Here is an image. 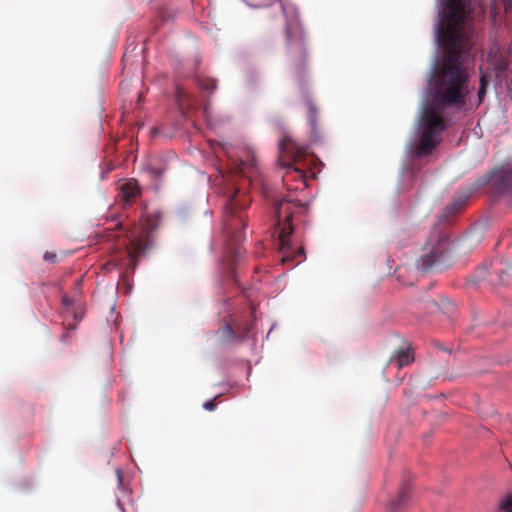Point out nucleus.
Returning <instances> with one entry per match:
<instances>
[{
    "label": "nucleus",
    "mask_w": 512,
    "mask_h": 512,
    "mask_svg": "<svg viewBox=\"0 0 512 512\" xmlns=\"http://www.w3.org/2000/svg\"><path fill=\"white\" fill-rule=\"evenodd\" d=\"M467 15L464 0H445L444 17L449 27H445L441 21L438 24V37L446 47V55L432 78V103L423 108L420 137L410 147L411 153L417 157L430 155L440 143V135L446 128L444 110L463 108L470 93L469 74L464 65V57L471 49L463 32Z\"/></svg>",
    "instance_id": "1"
},
{
    "label": "nucleus",
    "mask_w": 512,
    "mask_h": 512,
    "mask_svg": "<svg viewBox=\"0 0 512 512\" xmlns=\"http://www.w3.org/2000/svg\"><path fill=\"white\" fill-rule=\"evenodd\" d=\"M250 204V196L239 188L234 190L226 204L223 231L230 249V265L235 263L241 254L240 243L244 239L243 230L247 226L244 211Z\"/></svg>",
    "instance_id": "2"
},
{
    "label": "nucleus",
    "mask_w": 512,
    "mask_h": 512,
    "mask_svg": "<svg viewBox=\"0 0 512 512\" xmlns=\"http://www.w3.org/2000/svg\"><path fill=\"white\" fill-rule=\"evenodd\" d=\"M302 209L300 205L283 199L275 204L276 224L275 233L278 235L279 249L282 254V263L299 264L304 257L303 247L294 248L290 236L293 233L292 218L296 211Z\"/></svg>",
    "instance_id": "3"
},
{
    "label": "nucleus",
    "mask_w": 512,
    "mask_h": 512,
    "mask_svg": "<svg viewBox=\"0 0 512 512\" xmlns=\"http://www.w3.org/2000/svg\"><path fill=\"white\" fill-rule=\"evenodd\" d=\"M424 253L417 262L423 271L443 269L449 260V241L445 235L433 234L424 247Z\"/></svg>",
    "instance_id": "4"
},
{
    "label": "nucleus",
    "mask_w": 512,
    "mask_h": 512,
    "mask_svg": "<svg viewBox=\"0 0 512 512\" xmlns=\"http://www.w3.org/2000/svg\"><path fill=\"white\" fill-rule=\"evenodd\" d=\"M254 326V308L249 307L240 316H230L218 331L217 336L223 344H235L244 341Z\"/></svg>",
    "instance_id": "5"
},
{
    "label": "nucleus",
    "mask_w": 512,
    "mask_h": 512,
    "mask_svg": "<svg viewBox=\"0 0 512 512\" xmlns=\"http://www.w3.org/2000/svg\"><path fill=\"white\" fill-rule=\"evenodd\" d=\"M489 184L499 194L512 193V162L503 163L494 168L487 175L479 178L477 187Z\"/></svg>",
    "instance_id": "6"
},
{
    "label": "nucleus",
    "mask_w": 512,
    "mask_h": 512,
    "mask_svg": "<svg viewBox=\"0 0 512 512\" xmlns=\"http://www.w3.org/2000/svg\"><path fill=\"white\" fill-rule=\"evenodd\" d=\"M286 37L287 56L295 71L300 74L304 69L307 58L304 34L301 30L292 31V29L288 26L286 29Z\"/></svg>",
    "instance_id": "7"
},
{
    "label": "nucleus",
    "mask_w": 512,
    "mask_h": 512,
    "mask_svg": "<svg viewBox=\"0 0 512 512\" xmlns=\"http://www.w3.org/2000/svg\"><path fill=\"white\" fill-rule=\"evenodd\" d=\"M488 61L499 81H507L512 77V47L491 49Z\"/></svg>",
    "instance_id": "8"
},
{
    "label": "nucleus",
    "mask_w": 512,
    "mask_h": 512,
    "mask_svg": "<svg viewBox=\"0 0 512 512\" xmlns=\"http://www.w3.org/2000/svg\"><path fill=\"white\" fill-rule=\"evenodd\" d=\"M127 241L124 245L126 247V253L129 258V264L127 269L132 271L136 269L138 265V258L146 250V234L141 232L139 235L127 234Z\"/></svg>",
    "instance_id": "9"
},
{
    "label": "nucleus",
    "mask_w": 512,
    "mask_h": 512,
    "mask_svg": "<svg viewBox=\"0 0 512 512\" xmlns=\"http://www.w3.org/2000/svg\"><path fill=\"white\" fill-rule=\"evenodd\" d=\"M281 153L290 156L291 160H299L301 157L308 156V149L305 145L298 143L291 136L285 135L279 142Z\"/></svg>",
    "instance_id": "10"
},
{
    "label": "nucleus",
    "mask_w": 512,
    "mask_h": 512,
    "mask_svg": "<svg viewBox=\"0 0 512 512\" xmlns=\"http://www.w3.org/2000/svg\"><path fill=\"white\" fill-rule=\"evenodd\" d=\"M282 168L285 170L282 178L285 183H287L290 180H298L302 183L306 184L307 178H308V172L297 167L296 164L298 162H281Z\"/></svg>",
    "instance_id": "11"
},
{
    "label": "nucleus",
    "mask_w": 512,
    "mask_h": 512,
    "mask_svg": "<svg viewBox=\"0 0 512 512\" xmlns=\"http://www.w3.org/2000/svg\"><path fill=\"white\" fill-rule=\"evenodd\" d=\"M307 108H308L307 119H308V123L310 126L311 140H312V142H315V143L320 142L324 139V135L322 134V132L317 124V115H318L317 108L310 101L307 102Z\"/></svg>",
    "instance_id": "12"
},
{
    "label": "nucleus",
    "mask_w": 512,
    "mask_h": 512,
    "mask_svg": "<svg viewBox=\"0 0 512 512\" xmlns=\"http://www.w3.org/2000/svg\"><path fill=\"white\" fill-rule=\"evenodd\" d=\"M119 196L125 205H131L140 196V188L137 181L130 180L122 184Z\"/></svg>",
    "instance_id": "13"
},
{
    "label": "nucleus",
    "mask_w": 512,
    "mask_h": 512,
    "mask_svg": "<svg viewBox=\"0 0 512 512\" xmlns=\"http://www.w3.org/2000/svg\"><path fill=\"white\" fill-rule=\"evenodd\" d=\"M413 360L414 357L409 347L400 348L390 357V363H395L398 368L409 365Z\"/></svg>",
    "instance_id": "14"
},
{
    "label": "nucleus",
    "mask_w": 512,
    "mask_h": 512,
    "mask_svg": "<svg viewBox=\"0 0 512 512\" xmlns=\"http://www.w3.org/2000/svg\"><path fill=\"white\" fill-rule=\"evenodd\" d=\"M176 101L182 114H185L186 111L190 110L193 106L189 93L180 86L176 88Z\"/></svg>",
    "instance_id": "15"
},
{
    "label": "nucleus",
    "mask_w": 512,
    "mask_h": 512,
    "mask_svg": "<svg viewBox=\"0 0 512 512\" xmlns=\"http://www.w3.org/2000/svg\"><path fill=\"white\" fill-rule=\"evenodd\" d=\"M409 499V494H408V491L406 490V488H403L398 496L397 499L391 501L389 507H388V512H398L400 511L403 507H405L407 501Z\"/></svg>",
    "instance_id": "16"
},
{
    "label": "nucleus",
    "mask_w": 512,
    "mask_h": 512,
    "mask_svg": "<svg viewBox=\"0 0 512 512\" xmlns=\"http://www.w3.org/2000/svg\"><path fill=\"white\" fill-rule=\"evenodd\" d=\"M196 81L198 86L203 90L213 92L217 88V81L214 78L197 76Z\"/></svg>",
    "instance_id": "17"
},
{
    "label": "nucleus",
    "mask_w": 512,
    "mask_h": 512,
    "mask_svg": "<svg viewBox=\"0 0 512 512\" xmlns=\"http://www.w3.org/2000/svg\"><path fill=\"white\" fill-rule=\"evenodd\" d=\"M495 274L498 276V281L502 285H509L512 283V264L505 269L496 271Z\"/></svg>",
    "instance_id": "18"
},
{
    "label": "nucleus",
    "mask_w": 512,
    "mask_h": 512,
    "mask_svg": "<svg viewBox=\"0 0 512 512\" xmlns=\"http://www.w3.org/2000/svg\"><path fill=\"white\" fill-rule=\"evenodd\" d=\"M488 83H489V80H488L487 75H485V74L481 75L480 85H479V89L477 92L479 102H482L486 95Z\"/></svg>",
    "instance_id": "19"
},
{
    "label": "nucleus",
    "mask_w": 512,
    "mask_h": 512,
    "mask_svg": "<svg viewBox=\"0 0 512 512\" xmlns=\"http://www.w3.org/2000/svg\"><path fill=\"white\" fill-rule=\"evenodd\" d=\"M468 198L469 195H466L465 197L456 200L454 203L451 204V206L447 207V209L453 212L461 209V207L464 206Z\"/></svg>",
    "instance_id": "20"
},
{
    "label": "nucleus",
    "mask_w": 512,
    "mask_h": 512,
    "mask_svg": "<svg viewBox=\"0 0 512 512\" xmlns=\"http://www.w3.org/2000/svg\"><path fill=\"white\" fill-rule=\"evenodd\" d=\"M503 512H512V495L506 497L501 505Z\"/></svg>",
    "instance_id": "21"
},
{
    "label": "nucleus",
    "mask_w": 512,
    "mask_h": 512,
    "mask_svg": "<svg viewBox=\"0 0 512 512\" xmlns=\"http://www.w3.org/2000/svg\"><path fill=\"white\" fill-rule=\"evenodd\" d=\"M43 259L46 261V262H50V263H57L58 262V257L55 253L53 252H46L43 256Z\"/></svg>",
    "instance_id": "22"
},
{
    "label": "nucleus",
    "mask_w": 512,
    "mask_h": 512,
    "mask_svg": "<svg viewBox=\"0 0 512 512\" xmlns=\"http://www.w3.org/2000/svg\"><path fill=\"white\" fill-rule=\"evenodd\" d=\"M62 305L68 311L72 307L73 301L67 295H64L62 297Z\"/></svg>",
    "instance_id": "23"
},
{
    "label": "nucleus",
    "mask_w": 512,
    "mask_h": 512,
    "mask_svg": "<svg viewBox=\"0 0 512 512\" xmlns=\"http://www.w3.org/2000/svg\"><path fill=\"white\" fill-rule=\"evenodd\" d=\"M216 407V403L214 402V400H210V401H207L203 404V408L205 410H208V411H212L214 410Z\"/></svg>",
    "instance_id": "24"
},
{
    "label": "nucleus",
    "mask_w": 512,
    "mask_h": 512,
    "mask_svg": "<svg viewBox=\"0 0 512 512\" xmlns=\"http://www.w3.org/2000/svg\"><path fill=\"white\" fill-rule=\"evenodd\" d=\"M485 273H486V268L485 267H480L477 271H476V277L479 281H482L484 279V276H485Z\"/></svg>",
    "instance_id": "25"
},
{
    "label": "nucleus",
    "mask_w": 512,
    "mask_h": 512,
    "mask_svg": "<svg viewBox=\"0 0 512 512\" xmlns=\"http://www.w3.org/2000/svg\"><path fill=\"white\" fill-rule=\"evenodd\" d=\"M72 315H73L74 319L77 322L81 321L82 318H83V314L82 313H78V312H75V311L72 312Z\"/></svg>",
    "instance_id": "26"
},
{
    "label": "nucleus",
    "mask_w": 512,
    "mask_h": 512,
    "mask_svg": "<svg viewBox=\"0 0 512 512\" xmlns=\"http://www.w3.org/2000/svg\"><path fill=\"white\" fill-rule=\"evenodd\" d=\"M107 240H113L115 239L116 237H118V235H115L114 233H109L107 236Z\"/></svg>",
    "instance_id": "27"
},
{
    "label": "nucleus",
    "mask_w": 512,
    "mask_h": 512,
    "mask_svg": "<svg viewBox=\"0 0 512 512\" xmlns=\"http://www.w3.org/2000/svg\"><path fill=\"white\" fill-rule=\"evenodd\" d=\"M275 0H265L260 6H268L272 4Z\"/></svg>",
    "instance_id": "28"
},
{
    "label": "nucleus",
    "mask_w": 512,
    "mask_h": 512,
    "mask_svg": "<svg viewBox=\"0 0 512 512\" xmlns=\"http://www.w3.org/2000/svg\"><path fill=\"white\" fill-rule=\"evenodd\" d=\"M503 1H504V2L506 3V5H508V6H511V5H512V0H503Z\"/></svg>",
    "instance_id": "29"
},
{
    "label": "nucleus",
    "mask_w": 512,
    "mask_h": 512,
    "mask_svg": "<svg viewBox=\"0 0 512 512\" xmlns=\"http://www.w3.org/2000/svg\"><path fill=\"white\" fill-rule=\"evenodd\" d=\"M508 90L512 91V82L507 84Z\"/></svg>",
    "instance_id": "30"
},
{
    "label": "nucleus",
    "mask_w": 512,
    "mask_h": 512,
    "mask_svg": "<svg viewBox=\"0 0 512 512\" xmlns=\"http://www.w3.org/2000/svg\"><path fill=\"white\" fill-rule=\"evenodd\" d=\"M68 336H69V335H68V333H65V334H63L62 339H63L64 341H66V338H67Z\"/></svg>",
    "instance_id": "31"
},
{
    "label": "nucleus",
    "mask_w": 512,
    "mask_h": 512,
    "mask_svg": "<svg viewBox=\"0 0 512 512\" xmlns=\"http://www.w3.org/2000/svg\"><path fill=\"white\" fill-rule=\"evenodd\" d=\"M246 163H247V162H244V161L239 162V164H241L242 166H243L244 164H246Z\"/></svg>",
    "instance_id": "32"
}]
</instances>
